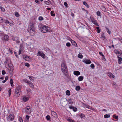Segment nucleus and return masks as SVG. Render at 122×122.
Masks as SVG:
<instances>
[{"instance_id":"nucleus-1","label":"nucleus","mask_w":122,"mask_h":122,"mask_svg":"<svg viewBox=\"0 0 122 122\" xmlns=\"http://www.w3.org/2000/svg\"><path fill=\"white\" fill-rule=\"evenodd\" d=\"M61 69L63 73L66 76L68 74L67 69L66 66L64 63H62L61 65Z\"/></svg>"},{"instance_id":"nucleus-2","label":"nucleus","mask_w":122,"mask_h":122,"mask_svg":"<svg viewBox=\"0 0 122 122\" xmlns=\"http://www.w3.org/2000/svg\"><path fill=\"white\" fill-rule=\"evenodd\" d=\"M41 31L44 33L47 32H51L52 31L50 27L46 26L42 27L41 28Z\"/></svg>"},{"instance_id":"nucleus-3","label":"nucleus","mask_w":122,"mask_h":122,"mask_svg":"<svg viewBox=\"0 0 122 122\" xmlns=\"http://www.w3.org/2000/svg\"><path fill=\"white\" fill-rule=\"evenodd\" d=\"M21 87V86H18L16 88L15 92V95L16 97H18L20 95Z\"/></svg>"},{"instance_id":"nucleus-4","label":"nucleus","mask_w":122,"mask_h":122,"mask_svg":"<svg viewBox=\"0 0 122 122\" xmlns=\"http://www.w3.org/2000/svg\"><path fill=\"white\" fill-rule=\"evenodd\" d=\"M37 55L38 56H41L43 59H45L46 57L45 54L41 51H38L37 54Z\"/></svg>"},{"instance_id":"nucleus-5","label":"nucleus","mask_w":122,"mask_h":122,"mask_svg":"<svg viewBox=\"0 0 122 122\" xmlns=\"http://www.w3.org/2000/svg\"><path fill=\"white\" fill-rule=\"evenodd\" d=\"M11 60L9 59L6 58L4 62V64L5 66L6 65H8L9 67H10V65L12 64L11 63Z\"/></svg>"},{"instance_id":"nucleus-6","label":"nucleus","mask_w":122,"mask_h":122,"mask_svg":"<svg viewBox=\"0 0 122 122\" xmlns=\"http://www.w3.org/2000/svg\"><path fill=\"white\" fill-rule=\"evenodd\" d=\"M30 28H28V30L31 35L33 36L35 34V29Z\"/></svg>"},{"instance_id":"nucleus-7","label":"nucleus","mask_w":122,"mask_h":122,"mask_svg":"<svg viewBox=\"0 0 122 122\" xmlns=\"http://www.w3.org/2000/svg\"><path fill=\"white\" fill-rule=\"evenodd\" d=\"M12 39L14 41H15L17 43H20V41L19 39V38L17 36H14L12 37Z\"/></svg>"},{"instance_id":"nucleus-8","label":"nucleus","mask_w":122,"mask_h":122,"mask_svg":"<svg viewBox=\"0 0 122 122\" xmlns=\"http://www.w3.org/2000/svg\"><path fill=\"white\" fill-rule=\"evenodd\" d=\"M10 67L8 68V70H10L9 72L12 75V71L14 70L13 66L12 64L10 65Z\"/></svg>"},{"instance_id":"nucleus-9","label":"nucleus","mask_w":122,"mask_h":122,"mask_svg":"<svg viewBox=\"0 0 122 122\" xmlns=\"http://www.w3.org/2000/svg\"><path fill=\"white\" fill-rule=\"evenodd\" d=\"M25 112L28 114L30 113L31 112V110L29 106H27L25 109Z\"/></svg>"},{"instance_id":"nucleus-10","label":"nucleus","mask_w":122,"mask_h":122,"mask_svg":"<svg viewBox=\"0 0 122 122\" xmlns=\"http://www.w3.org/2000/svg\"><path fill=\"white\" fill-rule=\"evenodd\" d=\"M82 61L86 64H89L91 63V61L89 59H84Z\"/></svg>"},{"instance_id":"nucleus-11","label":"nucleus","mask_w":122,"mask_h":122,"mask_svg":"<svg viewBox=\"0 0 122 122\" xmlns=\"http://www.w3.org/2000/svg\"><path fill=\"white\" fill-rule=\"evenodd\" d=\"M14 118V116L13 115L11 114L9 115L8 117V119L9 120H13Z\"/></svg>"},{"instance_id":"nucleus-12","label":"nucleus","mask_w":122,"mask_h":122,"mask_svg":"<svg viewBox=\"0 0 122 122\" xmlns=\"http://www.w3.org/2000/svg\"><path fill=\"white\" fill-rule=\"evenodd\" d=\"M29 97H27L26 96H23L22 97V99L24 102L27 101L29 99Z\"/></svg>"},{"instance_id":"nucleus-13","label":"nucleus","mask_w":122,"mask_h":122,"mask_svg":"<svg viewBox=\"0 0 122 122\" xmlns=\"http://www.w3.org/2000/svg\"><path fill=\"white\" fill-rule=\"evenodd\" d=\"M51 114L54 117H56L57 116V114L54 111H51Z\"/></svg>"},{"instance_id":"nucleus-14","label":"nucleus","mask_w":122,"mask_h":122,"mask_svg":"<svg viewBox=\"0 0 122 122\" xmlns=\"http://www.w3.org/2000/svg\"><path fill=\"white\" fill-rule=\"evenodd\" d=\"M108 76L110 78H114L115 77V76L112 73H108Z\"/></svg>"},{"instance_id":"nucleus-15","label":"nucleus","mask_w":122,"mask_h":122,"mask_svg":"<svg viewBox=\"0 0 122 122\" xmlns=\"http://www.w3.org/2000/svg\"><path fill=\"white\" fill-rule=\"evenodd\" d=\"M28 28H30V29H35V28L34 27V24L32 23H30V24L29 27Z\"/></svg>"},{"instance_id":"nucleus-16","label":"nucleus","mask_w":122,"mask_h":122,"mask_svg":"<svg viewBox=\"0 0 122 122\" xmlns=\"http://www.w3.org/2000/svg\"><path fill=\"white\" fill-rule=\"evenodd\" d=\"M71 41L73 45H74L76 47L77 46V44L74 40H71Z\"/></svg>"},{"instance_id":"nucleus-17","label":"nucleus","mask_w":122,"mask_h":122,"mask_svg":"<svg viewBox=\"0 0 122 122\" xmlns=\"http://www.w3.org/2000/svg\"><path fill=\"white\" fill-rule=\"evenodd\" d=\"M68 103L70 104L71 105L72 104L73 102L72 99H68Z\"/></svg>"},{"instance_id":"nucleus-18","label":"nucleus","mask_w":122,"mask_h":122,"mask_svg":"<svg viewBox=\"0 0 122 122\" xmlns=\"http://www.w3.org/2000/svg\"><path fill=\"white\" fill-rule=\"evenodd\" d=\"M114 52L118 56H119V54H120V51H118L117 50H115L114 51Z\"/></svg>"},{"instance_id":"nucleus-19","label":"nucleus","mask_w":122,"mask_h":122,"mask_svg":"<svg viewBox=\"0 0 122 122\" xmlns=\"http://www.w3.org/2000/svg\"><path fill=\"white\" fill-rule=\"evenodd\" d=\"M118 63L119 64H120L122 63L121 61H122V58L119 57V56H118Z\"/></svg>"},{"instance_id":"nucleus-20","label":"nucleus","mask_w":122,"mask_h":122,"mask_svg":"<svg viewBox=\"0 0 122 122\" xmlns=\"http://www.w3.org/2000/svg\"><path fill=\"white\" fill-rule=\"evenodd\" d=\"M74 74L76 76L80 74V72L78 71H76L74 72Z\"/></svg>"},{"instance_id":"nucleus-21","label":"nucleus","mask_w":122,"mask_h":122,"mask_svg":"<svg viewBox=\"0 0 122 122\" xmlns=\"http://www.w3.org/2000/svg\"><path fill=\"white\" fill-rule=\"evenodd\" d=\"M67 120L69 122H75V121L72 119L71 118H68L67 119Z\"/></svg>"},{"instance_id":"nucleus-22","label":"nucleus","mask_w":122,"mask_h":122,"mask_svg":"<svg viewBox=\"0 0 122 122\" xmlns=\"http://www.w3.org/2000/svg\"><path fill=\"white\" fill-rule=\"evenodd\" d=\"M9 36L8 35H6L4 36V40L5 41H8V40Z\"/></svg>"},{"instance_id":"nucleus-23","label":"nucleus","mask_w":122,"mask_h":122,"mask_svg":"<svg viewBox=\"0 0 122 122\" xmlns=\"http://www.w3.org/2000/svg\"><path fill=\"white\" fill-rule=\"evenodd\" d=\"M101 8L103 11H105L106 10L105 8L103 6H101Z\"/></svg>"},{"instance_id":"nucleus-24","label":"nucleus","mask_w":122,"mask_h":122,"mask_svg":"<svg viewBox=\"0 0 122 122\" xmlns=\"http://www.w3.org/2000/svg\"><path fill=\"white\" fill-rule=\"evenodd\" d=\"M24 59L26 61H28L29 59V57L26 55L24 56Z\"/></svg>"},{"instance_id":"nucleus-25","label":"nucleus","mask_w":122,"mask_h":122,"mask_svg":"<svg viewBox=\"0 0 122 122\" xmlns=\"http://www.w3.org/2000/svg\"><path fill=\"white\" fill-rule=\"evenodd\" d=\"M106 31L109 34H110L111 33V31L109 30V29L107 27H105Z\"/></svg>"},{"instance_id":"nucleus-26","label":"nucleus","mask_w":122,"mask_h":122,"mask_svg":"<svg viewBox=\"0 0 122 122\" xmlns=\"http://www.w3.org/2000/svg\"><path fill=\"white\" fill-rule=\"evenodd\" d=\"M66 95L68 96H69L70 95V92L69 90H67L66 92Z\"/></svg>"},{"instance_id":"nucleus-27","label":"nucleus","mask_w":122,"mask_h":122,"mask_svg":"<svg viewBox=\"0 0 122 122\" xmlns=\"http://www.w3.org/2000/svg\"><path fill=\"white\" fill-rule=\"evenodd\" d=\"M83 78L82 76H80L78 78V80L79 81H81L83 80Z\"/></svg>"},{"instance_id":"nucleus-28","label":"nucleus","mask_w":122,"mask_h":122,"mask_svg":"<svg viewBox=\"0 0 122 122\" xmlns=\"http://www.w3.org/2000/svg\"><path fill=\"white\" fill-rule=\"evenodd\" d=\"M83 4L84 5H85V6L87 8H88L89 7V5L86 2L84 1L83 2Z\"/></svg>"},{"instance_id":"nucleus-29","label":"nucleus","mask_w":122,"mask_h":122,"mask_svg":"<svg viewBox=\"0 0 122 122\" xmlns=\"http://www.w3.org/2000/svg\"><path fill=\"white\" fill-rule=\"evenodd\" d=\"M78 57L80 58H82L83 57V56L80 53L78 55Z\"/></svg>"},{"instance_id":"nucleus-30","label":"nucleus","mask_w":122,"mask_h":122,"mask_svg":"<svg viewBox=\"0 0 122 122\" xmlns=\"http://www.w3.org/2000/svg\"><path fill=\"white\" fill-rule=\"evenodd\" d=\"M80 86H77L75 88V89L77 91L80 90Z\"/></svg>"},{"instance_id":"nucleus-31","label":"nucleus","mask_w":122,"mask_h":122,"mask_svg":"<svg viewBox=\"0 0 122 122\" xmlns=\"http://www.w3.org/2000/svg\"><path fill=\"white\" fill-rule=\"evenodd\" d=\"M110 117V115L106 114L104 116V117L105 118H107L109 117Z\"/></svg>"},{"instance_id":"nucleus-32","label":"nucleus","mask_w":122,"mask_h":122,"mask_svg":"<svg viewBox=\"0 0 122 122\" xmlns=\"http://www.w3.org/2000/svg\"><path fill=\"white\" fill-rule=\"evenodd\" d=\"M91 20L92 22L94 24H95L97 22L96 21L94 20L93 19H91Z\"/></svg>"},{"instance_id":"nucleus-33","label":"nucleus","mask_w":122,"mask_h":122,"mask_svg":"<svg viewBox=\"0 0 122 122\" xmlns=\"http://www.w3.org/2000/svg\"><path fill=\"white\" fill-rule=\"evenodd\" d=\"M96 14L97 16H101V13L100 11H98L97 12H96Z\"/></svg>"},{"instance_id":"nucleus-34","label":"nucleus","mask_w":122,"mask_h":122,"mask_svg":"<svg viewBox=\"0 0 122 122\" xmlns=\"http://www.w3.org/2000/svg\"><path fill=\"white\" fill-rule=\"evenodd\" d=\"M50 14L52 16H55V15L54 14V12L53 11H51Z\"/></svg>"},{"instance_id":"nucleus-35","label":"nucleus","mask_w":122,"mask_h":122,"mask_svg":"<svg viewBox=\"0 0 122 122\" xmlns=\"http://www.w3.org/2000/svg\"><path fill=\"white\" fill-rule=\"evenodd\" d=\"M96 28L97 30V33H100V29L99 28V27H96Z\"/></svg>"},{"instance_id":"nucleus-36","label":"nucleus","mask_w":122,"mask_h":122,"mask_svg":"<svg viewBox=\"0 0 122 122\" xmlns=\"http://www.w3.org/2000/svg\"><path fill=\"white\" fill-rule=\"evenodd\" d=\"M15 15L16 17H18L19 16V15L17 12H15Z\"/></svg>"},{"instance_id":"nucleus-37","label":"nucleus","mask_w":122,"mask_h":122,"mask_svg":"<svg viewBox=\"0 0 122 122\" xmlns=\"http://www.w3.org/2000/svg\"><path fill=\"white\" fill-rule=\"evenodd\" d=\"M46 118L47 120H50V117L49 115H47L46 116Z\"/></svg>"},{"instance_id":"nucleus-38","label":"nucleus","mask_w":122,"mask_h":122,"mask_svg":"<svg viewBox=\"0 0 122 122\" xmlns=\"http://www.w3.org/2000/svg\"><path fill=\"white\" fill-rule=\"evenodd\" d=\"M29 78L30 79V80L32 81H34V79L33 78L34 77L32 76H29Z\"/></svg>"},{"instance_id":"nucleus-39","label":"nucleus","mask_w":122,"mask_h":122,"mask_svg":"<svg viewBox=\"0 0 122 122\" xmlns=\"http://www.w3.org/2000/svg\"><path fill=\"white\" fill-rule=\"evenodd\" d=\"M8 93L9 95V97L10 96L11 94V90L10 89L8 91Z\"/></svg>"},{"instance_id":"nucleus-40","label":"nucleus","mask_w":122,"mask_h":122,"mask_svg":"<svg viewBox=\"0 0 122 122\" xmlns=\"http://www.w3.org/2000/svg\"><path fill=\"white\" fill-rule=\"evenodd\" d=\"M90 67L94 69L95 67V66L94 64H92L90 65Z\"/></svg>"},{"instance_id":"nucleus-41","label":"nucleus","mask_w":122,"mask_h":122,"mask_svg":"<svg viewBox=\"0 0 122 122\" xmlns=\"http://www.w3.org/2000/svg\"><path fill=\"white\" fill-rule=\"evenodd\" d=\"M102 60L104 61H105L106 59L105 58V56L104 55H102Z\"/></svg>"},{"instance_id":"nucleus-42","label":"nucleus","mask_w":122,"mask_h":122,"mask_svg":"<svg viewBox=\"0 0 122 122\" xmlns=\"http://www.w3.org/2000/svg\"><path fill=\"white\" fill-rule=\"evenodd\" d=\"M64 4L65 5V6L66 7H68V4L66 2H65L64 3Z\"/></svg>"},{"instance_id":"nucleus-43","label":"nucleus","mask_w":122,"mask_h":122,"mask_svg":"<svg viewBox=\"0 0 122 122\" xmlns=\"http://www.w3.org/2000/svg\"><path fill=\"white\" fill-rule=\"evenodd\" d=\"M43 18L42 16H40L39 18V20H43Z\"/></svg>"},{"instance_id":"nucleus-44","label":"nucleus","mask_w":122,"mask_h":122,"mask_svg":"<svg viewBox=\"0 0 122 122\" xmlns=\"http://www.w3.org/2000/svg\"><path fill=\"white\" fill-rule=\"evenodd\" d=\"M66 45V46L68 47H70V46L71 45L70 43L69 42H68L67 43Z\"/></svg>"},{"instance_id":"nucleus-45","label":"nucleus","mask_w":122,"mask_h":122,"mask_svg":"<svg viewBox=\"0 0 122 122\" xmlns=\"http://www.w3.org/2000/svg\"><path fill=\"white\" fill-rule=\"evenodd\" d=\"M0 8L1 9V10L2 11H4L5 10L4 8H3L1 6H0Z\"/></svg>"},{"instance_id":"nucleus-46","label":"nucleus","mask_w":122,"mask_h":122,"mask_svg":"<svg viewBox=\"0 0 122 122\" xmlns=\"http://www.w3.org/2000/svg\"><path fill=\"white\" fill-rule=\"evenodd\" d=\"M2 75H4L6 73L5 71L4 70H2Z\"/></svg>"},{"instance_id":"nucleus-47","label":"nucleus","mask_w":122,"mask_h":122,"mask_svg":"<svg viewBox=\"0 0 122 122\" xmlns=\"http://www.w3.org/2000/svg\"><path fill=\"white\" fill-rule=\"evenodd\" d=\"M73 110L74 112H76L77 111V109L75 107H74L73 108Z\"/></svg>"},{"instance_id":"nucleus-48","label":"nucleus","mask_w":122,"mask_h":122,"mask_svg":"<svg viewBox=\"0 0 122 122\" xmlns=\"http://www.w3.org/2000/svg\"><path fill=\"white\" fill-rule=\"evenodd\" d=\"M19 120L20 122H23V120L22 119V118L20 117H19Z\"/></svg>"},{"instance_id":"nucleus-49","label":"nucleus","mask_w":122,"mask_h":122,"mask_svg":"<svg viewBox=\"0 0 122 122\" xmlns=\"http://www.w3.org/2000/svg\"><path fill=\"white\" fill-rule=\"evenodd\" d=\"M80 117H81V118H83L84 117H85V116L83 114H81L80 116Z\"/></svg>"},{"instance_id":"nucleus-50","label":"nucleus","mask_w":122,"mask_h":122,"mask_svg":"<svg viewBox=\"0 0 122 122\" xmlns=\"http://www.w3.org/2000/svg\"><path fill=\"white\" fill-rule=\"evenodd\" d=\"M3 19L1 17H0V23L3 22Z\"/></svg>"},{"instance_id":"nucleus-51","label":"nucleus","mask_w":122,"mask_h":122,"mask_svg":"<svg viewBox=\"0 0 122 122\" xmlns=\"http://www.w3.org/2000/svg\"><path fill=\"white\" fill-rule=\"evenodd\" d=\"M85 107L87 108H88L89 109H91V107H90V106H89L88 105H86Z\"/></svg>"},{"instance_id":"nucleus-52","label":"nucleus","mask_w":122,"mask_h":122,"mask_svg":"<svg viewBox=\"0 0 122 122\" xmlns=\"http://www.w3.org/2000/svg\"><path fill=\"white\" fill-rule=\"evenodd\" d=\"M44 3L46 4L47 5H49V3L47 1H45L44 2Z\"/></svg>"},{"instance_id":"nucleus-53","label":"nucleus","mask_w":122,"mask_h":122,"mask_svg":"<svg viewBox=\"0 0 122 122\" xmlns=\"http://www.w3.org/2000/svg\"><path fill=\"white\" fill-rule=\"evenodd\" d=\"M10 84L13 83V81L12 79H11L10 81Z\"/></svg>"},{"instance_id":"nucleus-54","label":"nucleus","mask_w":122,"mask_h":122,"mask_svg":"<svg viewBox=\"0 0 122 122\" xmlns=\"http://www.w3.org/2000/svg\"><path fill=\"white\" fill-rule=\"evenodd\" d=\"M29 85L30 87H33L34 86H33V84L31 82Z\"/></svg>"},{"instance_id":"nucleus-55","label":"nucleus","mask_w":122,"mask_h":122,"mask_svg":"<svg viewBox=\"0 0 122 122\" xmlns=\"http://www.w3.org/2000/svg\"><path fill=\"white\" fill-rule=\"evenodd\" d=\"M26 120H29V118L30 117L29 116H28V115H27L26 116Z\"/></svg>"},{"instance_id":"nucleus-56","label":"nucleus","mask_w":122,"mask_h":122,"mask_svg":"<svg viewBox=\"0 0 122 122\" xmlns=\"http://www.w3.org/2000/svg\"><path fill=\"white\" fill-rule=\"evenodd\" d=\"M116 119H117L118 118V116H113Z\"/></svg>"},{"instance_id":"nucleus-57","label":"nucleus","mask_w":122,"mask_h":122,"mask_svg":"<svg viewBox=\"0 0 122 122\" xmlns=\"http://www.w3.org/2000/svg\"><path fill=\"white\" fill-rule=\"evenodd\" d=\"M8 51H9V52H10L12 54V51L11 50L10 48L9 49Z\"/></svg>"},{"instance_id":"nucleus-58","label":"nucleus","mask_w":122,"mask_h":122,"mask_svg":"<svg viewBox=\"0 0 122 122\" xmlns=\"http://www.w3.org/2000/svg\"><path fill=\"white\" fill-rule=\"evenodd\" d=\"M74 107H73V106H70L69 107V108L71 109H73Z\"/></svg>"},{"instance_id":"nucleus-59","label":"nucleus","mask_w":122,"mask_h":122,"mask_svg":"<svg viewBox=\"0 0 122 122\" xmlns=\"http://www.w3.org/2000/svg\"><path fill=\"white\" fill-rule=\"evenodd\" d=\"M25 65L26 66L29 67V64L28 63H26Z\"/></svg>"},{"instance_id":"nucleus-60","label":"nucleus","mask_w":122,"mask_h":122,"mask_svg":"<svg viewBox=\"0 0 122 122\" xmlns=\"http://www.w3.org/2000/svg\"><path fill=\"white\" fill-rule=\"evenodd\" d=\"M8 76H6L5 78V80L6 81L8 80Z\"/></svg>"},{"instance_id":"nucleus-61","label":"nucleus","mask_w":122,"mask_h":122,"mask_svg":"<svg viewBox=\"0 0 122 122\" xmlns=\"http://www.w3.org/2000/svg\"><path fill=\"white\" fill-rule=\"evenodd\" d=\"M26 82L28 83L30 85V84L31 83V82L30 81H27Z\"/></svg>"},{"instance_id":"nucleus-62","label":"nucleus","mask_w":122,"mask_h":122,"mask_svg":"<svg viewBox=\"0 0 122 122\" xmlns=\"http://www.w3.org/2000/svg\"><path fill=\"white\" fill-rule=\"evenodd\" d=\"M21 51L20 50H19V54H20L21 53Z\"/></svg>"},{"instance_id":"nucleus-63","label":"nucleus","mask_w":122,"mask_h":122,"mask_svg":"<svg viewBox=\"0 0 122 122\" xmlns=\"http://www.w3.org/2000/svg\"><path fill=\"white\" fill-rule=\"evenodd\" d=\"M5 22L6 23H9V21L8 20H5Z\"/></svg>"},{"instance_id":"nucleus-64","label":"nucleus","mask_w":122,"mask_h":122,"mask_svg":"<svg viewBox=\"0 0 122 122\" xmlns=\"http://www.w3.org/2000/svg\"><path fill=\"white\" fill-rule=\"evenodd\" d=\"M71 15L73 17L74 16V14L72 12L71 13Z\"/></svg>"}]
</instances>
